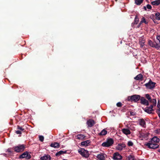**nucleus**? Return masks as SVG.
I'll list each match as a JSON object with an SVG mask.
<instances>
[{
    "label": "nucleus",
    "mask_w": 160,
    "mask_h": 160,
    "mask_svg": "<svg viewBox=\"0 0 160 160\" xmlns=\"http://www.w3.org/2000/svg\"><path fill=\"white\" fill-rule=\"evenodd\" d=\"M141 97L138 95H134L131 96H128L127 98L128 101L130 102H137L140 99Z\"/></svg>",
    "instance_id": "obj_1"
},
{
    "label": "nucleus",
    "mask_w": 160,
    "mask_h": 160,
    "mask_svg": "<svg viewBox=\"0 0 160 160\" xmlns=\"http://www.w3.org/2000/svg\"><path fill=\"white\" fill-rule=\"evenodd\" d=\"M114 143L113 139L112 138H108L106 141L102 144V146L104 147H108L112 146Z\"/></svg>",
    "instance_id": "obj_2"
},
{
    "label": "nucleus",
    "mask_w": 160,
    "mask_h": 160,
    "mask_svg": "<svg viewBox=\"0 0 160 160\" xmlns=\"http://www.w3.org/2000/svg\"><path fill=\"white\" fill-rule=\"evenodd\" d=\"M15 152H19L23 151L25 148V146L24 144L18 145L17 146L13 147Z\"/></svg>",
    "instance_id": "obj_3"
},
{
    "label": "nucleus",
    "mask_w": 160,
    "mask_h": 160,
    "mask_svg": "<svg viewBox=\"0 0 160 160\" xmlns=\"http://www.w3.org/2000/svg\"><path fill=\"white\" fill-rule=\"evenodd\" d=\"M78 152L83 157L87 158L89 156L88 152L84 148L79 149L78 150Z\"/></svg>",
    "instance_id": "obj_4"
},
{
    "label": "nucleus",
    "mask_w": 160,
    "mask_h": 160,
    "mask_svg": "<svg viewBox=\"0 0 160 160\" xmlns=\"http://www.w3.org/2000/svg\"><path fill=\"white\" fill-rule=\"evenodd\" d=\"M156 84L155 82H152L150 79L149 82L146 83L144 85L147 88L149 89H151L155 87Z\"/></svg>",
    "instance_id": "obj_5"
},
{
    "label": "nucleus",
    "mask_w": 160,
    "mask_h": 160,
    "mask_svg": "<svg viewBox=\"0 0 160 160\" xmlns=\"http://www.w3.org/2000/svg\"><path fill=\"white\" fill-rule=\"evenodd\" d=\"M31 158V155L30 154H28L27 151L23 152L19 156V158L20 159L25 158L27 159H29Z\"/></svg>",
    "instance_id": "obj_6"
},
{
    "label": "nucleus",
    "mask_w": 160,
    "mask_h": 160,
    "mask_svg": "<svg viewBox=\"0 0 160 160\" xmlns=\"http://www.w3.org/2000/svg\"><path fill=\"white\" fill-rule=\"evenodd\" d=\"M152 143L149 141L148 142L145 144V145L150 149H155L159 147V145L157 144H152Z\"/></svg>",
    "instance_id": "obj_7"
},
{
    "label": "nucleus",
    "mask_w": 160,
    "mask_h": 160,
    "mask_svg": "<svg viewBox=\"0 0 160 160\" xmlns=\"http://www.w3.org/2000/svg\"><path fill=\"white\" fill-rule=\"evenodd\" d=\"M152 108L153 105H151L150 106L146 107L144 109V110L145 112L149 114H151L152 113V111H154V110L152 109Z\"/></svg>",
    "instance_id": "obj_8"
},
{
    "label": "nucleus",
    "mask_w": 160,
    "mask_h": 160,
    "mask_svg": "<svg viewBox=\"0 0 160 160\" xmlns=\"http://www.w3.org/2000/svg\"><path fill=\"white\" fill-rule=\"evenodd\" d=\"M122 156L118 152H116L113 155V159L114 160H120L122 158Z\"/></svg>",
    "instance_id": "obj_9"
},
{
    "label": "nucleus",
    "mask_w": 160,
    "mask_h": 160,
    "mask_svg": "<svg viewBox=\"0 0 160 160\" xmlns=\"http://www.w3.org/2000/svg\"><path fill=\"white\" fill-rule=\"evenodd\" d=\"M140 103L141 104L148 106L149 105L148 101L145 99L143 97H142L140 99Z\"/></svg>",
    "instance_id": "obj_10"
},
{
    "label": "nucleus",
    "mask_w": 160,
    "mask_h": 160,
    "mask_svg": "<svg viewBox=\"0 0 160 160\" xmlns=\"http://www.w3.org/2000/svg\"><path fill=\"white\" fill-rule=\"evenodd\" d=\"M87 124L89 127H92L95 124L94 120L92 119H89L87 122Z\"/></svg>",
    "instance_id": "obj_11"
},
{
    "label": "nucleus",
    "mask_w": 160,
    "mask_h": 160,
    "mask_svg": "<svg viewBox=\"0 0 160 160\" xmlns=\"http://www.w3.org/2000/svg\"><path fill=\"white\" fill-rule=\"evenodd\" d=\"M139 44L140 45V47L142 48L144 45V43L145 42V40L143 37H140L139 39Z\"/></svg>",
    "instance_id": "obj_12"
},
{
    "label": "nucleus",
    "mask_w": 160,
    "mask_h": 160,
    "mask_svg": "<svg viewBox=\"0 0 160 160\" xmlns=\"http://www.w3.org/2000/svg\"><path fill=\"white\" fill-rule=\"evenodd\" d=\"M139 125L142 127L145 128L146 126V122L143 119L141 118L138 120Z\"/></svg>",
    "instance_id": "obj_13"
},
{
    "label": "nucleus",
    "mask_w": 160,
    "mask_h": 160,
    "mask_svg": "<svg viewBox=\"0 0 160 160\" xmlns=\"http://www.w3.org/2000/svg\"><path fill=\"white\" fill-rule=\"evenodd\" d=\"M40 159L41 160H51V157L49 155L45 154L42 156H41Z\"/></svg>",
    "instance_id": "obj_14"
},
{
    "label": "nucleus",
    "mask_w": 160,
    "mask_h": 160,
    "mask_svg": "<svg viewBox=\"0 0 160 160\" xmlns=\"http://www.w3.org/2000/svg\"><path fill=\"white\" fill-rule=\"evenodd\" d=\"M91 142L90 140H87L81 142V146H88L89 145Z\"/></svg>",
    "instance_id": "obj_15"
},
{
    "label": "nucleus",
    "mask_w": 160,
    "mask_h": 160,
    "mask_svg": "<svg viewBox=\"0 0 160 160\" xmlns=\"http://www.w3.org/2000/svg\"><path fill=\"white\" fill-rule=\"evenodd\" d=\"M159 141L160 139L156 136L154 137L151 139V140L149 141L150 142H153L156 143L159 142Z\"/></svg>",
    "instance_id": "obj_16"
},
{
    "label": "nucleus",
    "mask_w": 160,
    "mask_h": 160,
    "mask_svg": "<svg viewBox=\"0 0 160 160\" xmlns=\"http://www.w3.org/2000/svg\"><path fill=\"white\" fill-rule=\"evenodd\" d=\"M122 130V132L126 135L130 134L131 133L130 130L127 128H123Z\"/></svg>",
    "instance_id": "obj_17"
},
{
    "label": "nucleus",
    "mask_w": 160,
    "mask_h": 160,
    "mask_svg": "<svg viewBox=\"0 0 160 160\" xmlns=\"http://www.w3.org/2000/svg\"><path fill=\"white\" fill-rule=\"evenodd\" d=\"M96 157L99 160H105V157L103 153L98 154Z\"/></svg>",
    "instance_id": "obj_18"
},
{
    "label": "nucleus",
    "mask_w": 160,
    "mask_h": 160,
    "mask_svg": "<svg viewBox=\"0 0 160 160\" xmlns=\"http://www.w3.org/2000/svg\"><path fill=\"white\" fill-rule=\"evenodd\" d=\"M143 76L142 74L140 73L135 77L134 79L137 80L142 81V80Z\"/></svg>",
    "instance_id": "obj_19"
},
{
    "label": "nucleus",
    "mask_w": 160,
    "mask_h": 160,
    "mask_svg": "<svg viewBox=\"0 0 160 160\" xmlns=\"http://www.w3.org/2000/svg\"><path fill=\"white\" fill-rule=\"evenodd\" d=\"M50 146L51 147L57 148H59L60 146V145L58 143L55 142L54 143H52Z\"/></svg>",
    "instance_id": "obj_20"
},
{
    "label": "nucleus",
    "mask_w": 160,
    "mask_h": 160,
    "mask_svg": "<svg viewBox=\"0 0 160 160\" xmlns=\"http://www.w3.org/2000/svg\"><path fill=\"white\" fill-rule=\"evenodd\" d=\"M151 4L153 5H158L160 4V0H156L151 2Z\"/></svg>",
    "instance_id": "obj_21"
},
{
    "label": "nucleus",
    "mask_w": 160,
    "mask_h": 160,
    "mask_svg": "<svg viewBox=\"0 0 160 160\" xmlns=\"http://www.w3.org/2000/svg\"><path fill=\"white\" fill-rule=\"evenodd\" d=\"M66 153L67 151H63L61 150L56 153L55 154V155L56 156H59L60 155Z\"/></svg>",
    "instance_id": "obj_22"
},
{
    "label": "nucleus",
    "mask_w": 160,
    "mask_h": 160,
    "mask_svg": "<svg viewBox=\"0 0 160 160\" xmlns=\"http://www.w3.org/2000/svg\"><path fill=\"white\" fill-rule=\"evenodd\" d=\"M85 137V136L82 134H78L77 136V139H78L83 140Z\"/></svg>",
    "instance_id": "obj_23"
},
{
    "label": "nucleus",
    "mask_w": 160,
    "mask_h": 160,
    "mask_svg": "<svg viewBox=\"0 0 160 160\" xmlns=\"http://www.w3.org/2000/svg\"><path fill=\"white\" fill-rule=\"evenodd\" d=\"M107 131L104 129L98 134V135L100 136L105 135L107 134Z\"/></svg>",
    "instance_id": "obj_24"
},
{
    "label": "nucleus",
    "mask_w": 160,
    "mask_h": 160,
    "mask_svg": "<svg viewBox=\"0 0 160 160\" xmlns=\"http://www.w3.org/2000/svg\"><path fill=\"white\" fill-rule=\"evenodd\" d=\"M143 0H135V2L136 4L138 5H140L142 3Z\"/></svg>",
    "instance_id": "obj_25"
},
{
    "label": "nucleus",
    "mask_w": 160,
    "mask_h": 160,
    "mask_svg": "<svg viewBox=\"0 0 160 160\" xmlns=\"http://www.w3.org/2000/svg\"><path fill=\"white\" fill-rule=\"evenodd\" d=\"M148 135V133H143L141 134V136L144 139H146L147 138Z\"/></svg>",
    "instance_id": "obj_26"
},
{
    "label": "nucleus",
    "mask_w": 160,
    "mask_h": 160,
    "mask_svg": "<svg viewBox=\"0 0 160 160\" xmlns=\"http://www.w3.org/2000/svg\"><path fill=\"white\" fill-rule=\"evenodd\" d=\"M149 102H150L152 103V105H153V107L156 105L157 101L156 99H151V100Z\"/></svg>",
    "instance_id": "obj_27"
},
{
    "label": "nucleus",
    "mask_w": 160,
    "mask_h": 160,
    "mask_svg": "<svg viewBox=\"0 0 160 160\" xmlns=\"http://www.w3.org/2000/svg\"><path fill=\"white\" fill-rule=\"evenodd\" d=\"M155 42H153L151 40H149L148 41V43L149 45L151 47L154 48V44H155Z\"/></svg>",
    "instance_id": "obj_28"
},
{
    "label": "nucleus",
    "mask_w": 160,
    "mask_h": 160,
    "mask_svg": "<svg viewBox=\"0 0 160 160\" xmlns=\"http://www.w3.org/2000/svg\"><path fill=\"white\" fill-rule=\"evenodd\" d=\"M128 160H135L134 156L133 155H130L128 157Z\"/></svg>",
    "instance_id": "obj_29"
},
{
    "label": "nucleus",
    "mask_w": 160,
    "mask_h": 160,
    "mask_svg": "<svg viewBox=\"0 0 160 160\" xmlns=\"http://www.w3.org/2000/svg\"><path fill=\"white\" fill-rule=\"evenodd\" d=\"M160 13L159 12L156 13L155 14V16L156 17V19L158 20H160Z\"/></svg>",
    "instance_id": "obj_30"
},
{
    "label": "nucleus",
    "mask_w": 160,
    "mask_h": 160,
    "mask_svg": "<svg viewBox=\"0 0 160 160\" xmlns=\"http://www.w3.org/2000/svg\"><path fill=\"white\" fill-rule=\"evenodd\" d=\"M139 21V19L138 18V17L137 16H136L134 20V24H138V22Z\"/></svg>",
    "instance_id": "obj_31"
},
{
    "label": "nucleus",
    "mask_w": 160,
    "mask_h": 160,
    "mask_svg": "<svg viewBox=\"0 0 160 160\" xmlns=\"http://www.w3.org/2000/svg\"><path fill=\"white\" fill-rule=\"evenodd\" d=\"M143 22L145 23L146 24H148V22L146 21L144 17H143L142 18V20L140 22V23H142Z\"/></svg>",
    "instance_id": "obj_32"
},
{
    "label": "nucleus",
    "mask_w": 160,
    "mask_h": 160,
    "mask_svg": "<svg viewBox=\"0 0 160 160\" xmlns=\"http://www.w3.org/2000/svg\"><path fill=\"white\" fill-rule=\"evenodd\" d=\"M145 96L146 98L149 100V101L151 100V98L148 94H146Z\"/></svg>",
    "instance_id": "obj_33"
},
{
    "label": "nucleus",
    "mask_w": 160,
    "mask_h": 160,
    "mask_svg": "<svg viewBox=\"0 0 160 160\" xmlns=\"http://www.w3.org/2000/svg\"><path fill=\"white\" fill-rule=\"evenodd\" d=\"M121 148H118V149L121 150L122 149V148H125L126 147V145L125 144H121L120 145V147H121Z\"/></svg>",
    "instance_id": "obj_34"
},
{
    "label": "nucleus",
    "mask_w": 160,
    "mask_h": 160,
    "mask_svg": "<svg viewBox=\"0 0 160 160\" xmlns=\"http://www.w3.org/2000/svg\"><path fill=\"white\" fill-rule=\"evenodd\" d=\"M17 128L20 130H21V131H23L24 130V128H23L22 127H21L19 125H18L17 126Z\"/></svg>",
    "instance_id": "obj_35"
},
{
    "label": "nucleus",
    "mask_w": 160,
    "mask_h": 160,
    "mask_svg": "<svg viewBox=\"0 0 160 160\" xmlns=\"http://www.w3.org/2000/svg\"><path fill=\"white\" fill-rule=\"evenodd\" d=\"M154 46L155 47H154V48H155L158 49L160 48V45H159L158 44H157L156 42L155 43V44H154Z\"/></svg>",
    "instance_id": "obj_36"
},
{
    "label": "nucleus",
    "mask_w": 160,
    "mask_h": 160,
    "mask_svg": "<svg viewBox=\"0 0 160 160\" xmlns=\"http://www.w3.org/2000/svg\"><path fill=\"white\" fill-rule=\"evenodd\" d=\"M133 145V143L131 141H129L128 142V145L129 146H132Z\"/></svg>",
    "instance_id": "obj_37"
},
{
    "label": "nucleus",
    "mask_w": 160,
    "mask_h": 160,
    "mask_svg": "<svg viewBox=\"0 0 160 160\" xmlns=\"http://www.w3.org/2000/svg\"><path fill=\"white\" fill-rule=\"evenodd\" d=\"M44 138L42 136H39V139L41 142H43L44 140Z\"/></svg>",
    "instance_id": "obj_38"
},
{
    "label": "nucleus",
    "mask_w": 160,
    "mask_h": 160,
    "mask_svg": "<svg viewBox=\"0 0 160 160\" xmlns=\"http://www.w3.org/2000/svg\"><path fill=\"white\" fill-rule=\"evenodd\" d=\"M117 106L119 107H121L122 106V104L121 102H118L117 103Z\"/></svg>",
    "instance_id": "obj_39"
},
{
    "label": "nucleus",
    "mask_w": 160,
    "mask_h": 160,
    "mask_svg": "<svg viewBox=\"0 0 160 160\" xmlns=\"http://www.w3.org/2000/svg\"><path fill=\"white\" fill-rule=\"evenodd\" d=\"M157 106L159 108L158 109L160 110V100H158V102Z\"/></svg>",
    "instance_id": "obj_40"
},
{
    "label": "nucleus",
    "mask_w": 160,
    "mask_h": 160,
    "mask_svg": "<svg viewBox=\"0 0 160 160\" xmlns=\"http://www.w3.org/2000/svg\"><path fill=\"white\" fill-rule=\"evenodd\" d=\"M156 112L158 114L159 117L160 118V109H157L156 110Z\"/></svg>",
    "instance_id": "obj_41"
},
{
    "label": "nucleus",
    "mask_w": 160,
    "mask_h": 160,
    "mask_svg": "<svg viewBox=\"0 0 160 160\" xmlns=\"http://www.w3.org/2000/svg\"><path fill=\"white\" fill-rule=\"evenodd\" d=\"M147 8L148 9H151L152 7L151 5L148 4L147 5Z\"/></svg>",
    "instance_id": "obj_42"
},
{
    "label": "nucleus",
    "mask_w": 160,
    "mask_h": 160,
    "mask_svg": "<svg viewBox=\"0 0 160 160\" xmlns=\"http://www.w3.org/2000/svg\"><path fill=\"white\" fill-rule=\"evenodd\" d=\"M15 132L17 134H22V132L20 130H18L16 131Z\"/></svg>",
    "instance_id": "obj_43"
},
{
    "label": "nucleus",
    "mask_w": 160,
    "mask_h": 160,
    "mask_svg": "<svg viewBox=\"0 0 160 160\" xmlns=\"http://www.w3.org/2000/svg\"><path fill=\"white\" fill-rule=\"evenodd\" d=\"M130 115L131 116H134L135 115V112H130Z\"/></svg>",
    "instance_id": "obj_44"
},
{
    "label": "nucleus",
    "mask_w": 160,
    "mask_h": 160,
    "mask_svg": "<svg viewBox=\"0 0 160 160\" xmlns=\"http://www.w3.org/2000/svg\"><path fill=\"white\" fill-rule=\"evenodd\" d=\"M157 39L159 41L160 40V35H158L157 37Z\"/></svg>",
    "instance_id": "obj_45"
},
{
    "label": "nucleus",
    "mask_w": 160,
    "mask_h": 160,
    "mask_svg": "<svg viewBox=\"0 0 160 160\" xmlns=\"http://www.w3.org/2000/svg\"><path fill=\"white\" fill-rule=\"evenodd\" d=\"M7 151H8V152H10V153H11V152H12V151H11V149H9H9H8Z\"/></svg>",
    "instance_id": "obj_46"
},
{
    "label": "nucleus",
    "mask_w": 160,
    "mask_h": 160,
    "mask_svg": "<svg viewBox=\"0 0 160 160\" xmlns=\"http://www.w3.org/2000/svg\"><path fill=\"white\" fill-rule=\"evenodd\" d=\"M143 8L145 10H147L146 8V7L145 6H144L143 7Z\"/></svg>",
    "instance_id": "obj_47"
},
{
    "label": "nucleus",
    "mask_w": 160,
    "mask_h": 160,
    "mask_svg": "<svg viewBox=\"0 0 160 160\" xmlns=\"http://www.w3.org/2000/svg\"><path fill=\"white\" fill-rule=\"evenodd\" d=\"M141 23H140V22L139 23V24H138V28L139 27V26H140Z\"/></svg>",
    "instance_id": "obj_48"
},
{
    "label": "nucleus",
    "mask_w": 160,
    "mask_h": 160,
    "mask_svg": "<svg viewBox=\"0 0 160 160\" xmlns=\"http://www.w3.org/2000/svg\"><path fill=\"white\" fill-rule=\"evenodd\" d=\"M118 148H121V147H120V145H118Z\"/></svg>",
    "instance_id": "obj_49"
},
{
    "label": "nucleus",
    "mask_w": 160,
    "mask_h": 160,
    "mask_svg": "<svg viewBox=\"0 0 160 160\" xmlns=\"http://www.w3.org/2000/svg\"><path fill=\"white\" fill-rule=\"evenodd\" d=\"M158 152H160V148L158 150Z\"/></svg>",
    "instance_id": "obj_50"
},
{
    "label": "nucleus",
    "mask_w": 160,
    "mask_h": 160,
    "mask_svg": "<svg viewBox=\"0 0 160 160\" xmlns=\"http://www.w3.org/2000/svg\"><path fill=\"white\" fill-rule=\"evenodd\" d=\"M152 144H156V143L154 142H152Z\"/></svg>",
    "instance_id": "obj_51"
},
{
    "label": "nucleus",
    "mask_w": 160,
    "mask_h": 160,
    "mask_svg": "<svg viewBox=\"0 0 160 160\" xmlns=\"http://www.w3.org/2000/svg\"><path fill=\"white\" fill-rule=\"evenodd\" d=\"M62 160H68L66 159H62Z\"/></svg>",
    "instance_id": "obj_52"
},
{
    "label": "nucleus",
    "mask_w": 160,
    "mask_h": 160,
    "mask_svg": "<svg viewBox=\"0 0 160 160\" xmlns=\"http://www.w3.org/2000/svg\"><path fill=\"white\" fill-rule=\"evenodd\" d=\"M116 1H117L118 0H115Z\"/></svg>",
    "instance_id": "obj_53"
}]
</instances>
